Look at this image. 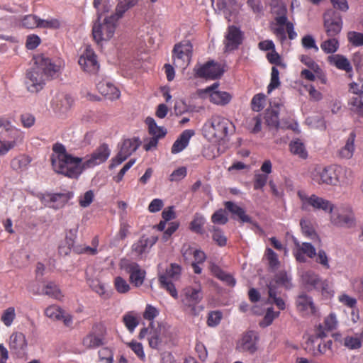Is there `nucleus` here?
<instances>
[{
	"label": "nucleus",
	"mask_w": 363,
	"mask_h": 363,
	"mask_svg": "<svg viewBox=\"0 0 363 363\" xmlns=\"http://www.w3.org/2000/svg\"><path fill=\"white\" fill-rule=\"evenodd\" d=\"M182 267L176 263H172L164 274H160L158 280L160 287L165 289L174 298H178L177 290L173 281L179 279Z\"/></svg>",
	"instance_id": "0eeeda50"
},
{
	"label": "nucleus",
	"mask_w": 363,
	"mask_h": 363,
	"mask_svg": "<svg viewBox=\"0 0 363 363\" xmlns=\"http://www.w3.org/2000/svg\"><path fill=\"white\" fill-rule=\"evenodd\" d=\"M245 38L244 33L236 26H229L225 33L223 45L225 52H233L239 48Z\"/></svg>",
	"instance_id": "f8f14e48"
},
{
	"label": "nucleus",
	"mask_w": 363,
	"mask_h": 363,
	"mask_svg": "<svg viewBox=\"0 0 363 363\" xmlns=\"http://www.w3.org/2000/svg\"><path fill=\"white\" fill-rule=\"evenodd\" d=\"M340 43L338 40L334 37H329L328 39L320 43L321 50L326 54H333L339 49Z\"/></svg>",
	"instance_id": "a19ab883"
},
{
	"label": "nucleus",
	"mask_w": 363,
	"mask_h": 363,
	"mask_svg": "<svg viewBox=\"0 0 363 363\" xmlns=\"http://www.w3.org/2000/svg\"><path fill=\"white\" fill-rule=\"evenodd\" d=\"M209 230L212 233V239L217 245L219 247H225L227 245V237L220 228L213 225Z\"/></svg>",
	"instance_id": "c03bdc74"
},
{
	"label": "nucleus",
	"mask_w": 363,
	"mask_h": 363,
	"mask_svg": "<svg viewBox=\"0 0 363 363\" xmlns=\"http://www.w3.org/2000/svg\"><path fill=\"white\" fill-rule=\"evenodd\" d=\"M194 134V130L187 129L184 130L172 145L171 152L172 154H177L184 150L189 145L191 138Z\"/></svg>",
	"instance_id": "bb28decb"
},
{
	"label": "nucleus",
	"mask_w": 363,
	"mask_h": 363,
	"mask_svg": "<svg viewBox=\"0 0 363 363\" xmlns=\"http://www.w3.org/2000/svg\"><path fill=\"white\" fill-rule=\"evenodd\" d=\"M27 347L26 336L23 333H13L9 339V348L18 357H22Z\"/></svg>",
	"instance_id": "b1692460"
},
{
	"label": "nucleus",
	"mask_w": 363,
	"mask_h": 363,
	"mask_svg": "<svg viewBox=\"0 0 363 363\" xmlns=\"http://www.w3.org/2000/svg\"><path fill=\"white\" fill-rule=\"evenodd\" d=\"M356 134L354 131L351 132L346 140L345 145L338 151V156L343 159H350L354 151V140Z\"/></svg>",
	"instance_id": "473e14b6"
},
{
	"label": "nucleus",
	"mask_w": 363,
	"mask_h": 363,
	"mask_svg": "<svg viewBox=\"0 0 363 363\" xmlns=\"http://www.w3.org/2000/svg\"><path fill=\"white\" fill-rule=\"evenodd\" d=\"M74 104V99L69 95H62L53 102V106L56 111L60 113L67 112Z\"/></svg>",
	"instance_id": "72a5a7b5"
},
{
	"label": "nucleus",
	"mask_w": 363,
	"mask_h": 363,
	"mask_svg": "<svg viewBox=\"0 0 363 363\" xmlns=\"http://www.w3.org/2000/svg\"><path fill=\"white\" fill-rule=\"evenodd\" d=\"M279 312L274 311V309L272 307L267 308L262 320L260 321L259 323L260 327L265 328L270 325L272 323L273 320L276 318L279 317Z\"/></svg>",
	"instance_id": "5fc2aeb1"
},
{
	"label": "nucleus",
	"mask_w": 363,
	"mask_h": 363,
	"mask_svg": "<svg viewBox=\"0 0 363 363\" xmlns=\"http://www.w3.org/2000/svg\"><path fill=\"white\" fill-rule=\"evenodd\" d=\"M0 135H4L2 138L14 142L16 146L23 143L24 139V132L13 126L11 121L4 118H0Z\"/></svg>",
	"instance_id": "2eb2a0df"
},
{
	"label": "nucleus",
	"mask_w": 363,
	"mask_h": 363,
	"mask_svg": "<svg viewBox=\"0 0 363 363\" xmlns=\"http://www.w3.org/2000/svg\"><path fill=\"white\" fill-rule=\"evenodd\" d=\"M52 151L50 160L55 172L72 179L77 178L84 169L92 168L104 163L111 153L108 145L102 144L82 162V158L68 154L65 147L61 143L55 144Z\"/></svg>",
	"instance_id": "f257e3e1"
},
{
	"label": "nucleus",
	"mask_w": 363,
	"mask_h": 363,
	"mask_svg": "<svg viewBox=\"0 0 363 363\" xmlns=\"http://www.w3.org/2000/svg\"><path fill=\"white\" fill-rule=\"evenodd\" d=\"M258 340L259 335L257 332L254 330L247 331L238 342L236 349L239 352H249L252 354L257 349V342Z\"/></svg>",
	"instance_id": "aec40b11"
},
{
	"label": "nucleus",
	"mask_w": 363,
	"mask_h": 363,
	"mask_svg": "<svg viewBox=\"0 0 363 363\" xmlns=\"http://www.w3.org/2000/svg\"><path fill=\"white\" fill-rule=\"evenodd\" d=\"M218 87V84L214 83L213 85L208 86L205 91L210 94L211 102L217 105L225 106L231 101L232 96L228 92L215 90Z\"/></svg>",
	"instance_id": "393cba45"
},
{
	"label": "nucleus",
	"mask_w": 363,
	"mask_h": 363,
	"mask_svg": "<svg viewBox=\"0 0 363 363\" xmlns=\"http://www.w3.org/2000/svg\"><path fill=\"white\" fill-rule=\"evenodd\" d=\"M329 214L330 222L335 227L350 229L357 225L354 213L350 206L334 204Z\"/></svg>",
	"instance_id": "20e7f679"
},
{
	"label": "nucleus",
	"mask_w": 363,
	"mask_h": 363,
	"mask_svg": "<svg viewBox=\"0 0 363 363\" xmlns=\"http://www.w3.org/2000/svg\"><path fill=\"white\" fill-rule=\"evenodd\" d=\"M223 313L220 311H211L208 314L207 325L209 327H216L221 321Z\"/></svg>",
	"instance_id": "e2e57ef3"
},
{
	"label": "nucleus",
	"mask_w": 363,
	"mask_h": 363,
	"mask_svg": "<svg viewBox=\"0 0 363 363\" xmlns=\"http://www.w3.org/2000/svg\"><path fill=\"white\" fill-rule=\"evenodd\" d=\"M47 78L35 65L32 67L26 74L27 89L32 93H37L43 89Z\"/></svg>",
	"instance_id": "f3484780"
},
{
	"label": "nucleus",
	"mask_w": 363,
	"mask_h": 363,
	"mask_svg": "<svg viewBox=\"0 0 363 363\" xmlns=\"http://www.w3.org/2000/svg\"><path fill=\"white\" fill-rule=\"evenodd\" d=\"M104 344V337L101 334H96L93 332L87 334L82 340V345L86 349H94L101 346Z\"/></svg>",
	"instance_id": "f704fd0d"
},
{
	"label": "nucleus",
	"mask_w": 363,
	"mask_h": 363,
	"mask_svg": "<svg viewBox=\"0 0 363 363\" xmlns=\"http://www.w3.org/2000/svg\"><path fill=\"white\" fill-rule=\"evenodd\" d=\"M302 280L306 285L315 290L323 281L319 275L313 271H307L303 273L302 275Z\"/></svg>",
	"instance_id": "4c0bfd02"
},
{
	"label": "nucleus",
	"mask_w": 363,
	"mask_h": 363,
	"mask_svg": "<svg viewBox=\"0 0 363 363\" xmlns=\"http://www.w3.org/2000/svg\"><path fill=\"white\" fill-rule=\"evenodd\" d=\"M78 63L84 72L90 74H97L100 68L97 56L90 45L86 47L79 58Z\"/></svg>",
	"instance_id": "ddd939ff"
},
{
	"label": "nucleus",
	"mask_w": 363,
	"mask_h": 363,
	"mask_svg": "<svg viewBox=\"0 0 363 363\" xmlns=\"http://www.w3.org/2000/svg\"><path fill=\"white\" fill-rule=\"evenodd\" d=\"M31 159L26 155H21L11 161V167L15 171H23L28 168Z\"/></svg>",
	"instance_id": "58836bf2"
},
{
	"label": "nucleus",
	"mask_w": 363,
	"mask_h": 363,
	"mask_svg": "<svg viewBox=\"0 0 363 363\" xmlns=\"http://www.w3.org/2000/svg\"><path fill=\"white\" fill-rule=\"evenodd\" d=\"M195 74L201 78L217 79L223 74L220 65L214 61H208L204 65L194 68Z\"/></svg>",
	"instance_id": "6ab92c4d"
},
{
	"label": "nucleus",
	"mask_w": 363,
	"mask_h": 363,
	"mask_svg": "<svg viewBox=\"0 0 363 363\" xmlns=\"http://www.w3.org/2000/svg\"><path fill=\"white\" fill-rule=\"evenodd\" d=\"M149 327L150 330L148 333V342L151 348L160 350L171 342L172 333L168 327L159 325L157 328H154L153 322H150Z\"/></svg>",
	"instance_id": "1a4fd4ad"
},
{
	"label": "nucleus",
	"mask_w": 363,
	"mask_h": 363,
	"mask_svg": "<svg viewBox=\"0 0 363 363\" xmlns=\"http://www.w3.org/2000/svg\"><path fill=\"white\" fill-rule=\"evenodd\" d=\"M113 284L116 290L119 294H126L130 289V286L128 284L127 281L121 277H116L114 279Z\"/></svg>",
	"instance_id": "6e6d98bb"
},
{
	"label": "nucleus",
	"mask_w": 363,
	"mask_h": 363,
	"mask_svg": "<svg viewBox=\"0 0 363 363\" xmlns=\"http://www.w3.org/2000/svg\"><path fill=\"white\" fill-rule=\"evenodd\" d=\"M40 18L35 15H26L21 20V26L28 29L39 28Z\"/></svg>",
	"instance_id": "8fccbe9b"
},
{
	"label": "nucleus",
	"mask_w": 363,
	"mask_h": 363,
	"mask_svg": "<svg viewBox=\"0 0 363 363\" xmlns=\"http://www.w3.org/2000/svg\"><path fill=\"white\" fill-rule=\"evenodd\" d=\"M141 142L138 138H128L123 140L116 156L112 159L110 168L112 169L124 162L140 145Z\"/></svg>",
	"instance_id": "9b49d317"
},
{
	"label": "nucleus",
	"mask_w": 363,
	"mask_h": 363,
	"mask_svg": "<svg viewBox=\"0 0 363 363\" xmlns=\"http://www.w3.org/2000/svg\"><path fill=\"white\" fill-rule=\"evenodd\" d=\"M346 169L339 165H330L316 169L313 180L318 184L336 186L342 178Z\"/></svg>",
	"instance_id": "39448f33"
},
{
	"label": "nucleus",
	"mask_w": 363,
	"mask_h": 363,
	"mask_svg": "<svg viewBox=\"0 0 363 363\" xmlns=\"http://www.w3.org/2000/svg\"><path fill=\"white\" fill-rule=\"evenodd\" d=\"M206 220L205 218L199 214L196 213L194 216L193 220L189 223V229L191 231L196 233V234H203V225L205 224Z\"/></svg>",
	"instance_id": "79ce46f5"
},
{
	"label": "nucleus",
	"mask_w": 363,
	"mask_h": 363,
	"mask_svg": "<svg viewBox=\"0 0 363 363\" xmlns=\"http://www.w3.org/2000/svg\"><path fill=\"white\" fill-rule=\"evenodd\" d=\"M353 291L358 296L359 299L363 300V278L354 279L351 282Z\"/></svg>",
	"instance_id": "774afa93"
},
{
	"label": "nucleus",
	"mask_w": 363,
	"mask_h": 363,
	"mask_svg": "<svg viewBox=\"0 0 363 363\" xmlns=\"http://www.w3.org/2000/svg\"><path fill=\"white\" fill-rule=\"evenodd\" d=\"M16 318V309L10 306L4 310L0 316V320L6 327H10Z\"/></svg>",
	"instance_id": "37998d69"
},
{
	"label": "nucleus",
	"mask_w": 363,
	"mask_h": 363,
	"mask_svg": "<svg viewBox=\"0 0 363 363\" xmlns=\"http://www.w3.org/2000/svg\"><path fill=\"white\" fill-rule=\"evenodd\" d=\"M264 119L266 124L270 128H277L279 125V113L277 110H267Z\"/></svg>",
	"instance_id": "09e8293b"
},
{
	"label": "nucleus",
	"mask_w": 363,
	"mask_h": 363,
	"mask_svg": "<svg viewBox=\"0 0 363 363\" xmlns=\"http://www.w3.org/2000/svg\"><path fill=\"white\" fill-rule=\"evenodd\" d=\"M40 294L47 295L57 300H60L63 297L62 291L59 289L58 286L52 281L47 283L44 286L43 292Z\"/></svg>",
	"instance_id": "ea45409f"
},
{
	"label": "nucleus",
	"mask_w": 363,
	"mask_h": 363,
	"mask_svg": "<svg viewBox=\"0 0 363 363\" xmlns=\"http://www.w3.org/2000/svg\"><path fill=\"white\" fill-rule=\"evenodd\" d=\"M279 72L276 67H272L271 72L270 83L267 86V91L270 93L274 89L278 88L280 85L279 82Z\"/></svg>",
	"instance_id": "13d9d810"
},
{
	"label": "nucleus",
	"mask_w": 363,
	"mask_h": 363,
	"mask_svg": "<svg viewBox=\"0 0 363 363\" xmlns=\"http://www.w3.org/2000/svg\"><path fill=\"white\" fill-rule=\"evenodd\" d=\"M300 225L303 233L311 239L318 238V235L311 224V223L305 219H302L300 221Z\"/></svg>",
	"instance_id": "864d4df0"
},
{
	"label": "nucleus",
	"mask_w": 363,
	"mask_h": 363,
	"mask_svg": "<svg viewBox=\"0 0 363 363\" xmlns=\"http://www.w3.org/2000/svg\"><path fill=\"white\" fill-rule=\"evenodd\" d=\"M328 62L335 66L340 70L345 71L346 73L352 72V66L349 60L344 55L340 54L331 55L327 58Z\"/></svg>",
	"instance_id": "cd10ccee"
},
{
	"label": "nucleus",
	"mask_w": 363,
	"mask_h": 363,
	"mask_svg": "<svg viewBox=\"0 0 363 363\" xmlns=\"http://www.w3.org/2000/svg\"><path fill=\"white\" fill-rule=\"evenodd\" d=\"M342 16L337 11L328 10L324 14V28L328 37L336 36L342 28Z\"/></svg>",
	"instance_id": "4468645a"
},
{
	"label": "nucleus",
	"mask_w": 363,
	"mask_h": 363,
	"mask_svg": "<svg viewBox=\"0 0 363 363\" xmlns=\"http://www.w3.org/2000/svg\"><path fill=\"white\" fill-rule=\"evenodd\" d=\"M101 16L94 23L92 26V36L97 45L103 41L109 40L114 35L117 25V18L115 16L106 17L103 21L100 20Z\"/></svg>",
	"instance_id": "7ed1b4c3"
},
{
	"label": "nucleus",
	"mask_w": 363,
	"mask_h": 363,
	"mask_svg": "<svg viewBox=\"0 0 363 363\" xmlns=\"http://www.w3.org/2000/svg\"><path fill=\"white\" fill-rule=\"evenodd\" d=\"M96 89L103 96L110 100L117 99L120 96V91L118 88L111 82L102 80L96 81Z\"/></svg>",
	"instance_id": "a878e982"
},
{
	"label": "nucleus",
	"mask_w": 363,
	"mask_h": 363,
	"mask_svg": "<svg viewBox=\"0 0 363 363\" xmlns=\"http://www.w3.org/2000/svg\"><path fill=\"white\" fill-rule=\"evenodd\" d=\"M316 290L320 291L322 296L327 299L332 298L334 295V291L327 279H323Z\"/></svg>",
	"instance_id": "4d7b16f0"
},
{
	"label": "nucleus",
	"mask_w": 363,
	"mask_h": 363,
	"mask_svg": "<svg viewBox=\"0 0 363 363\" xmlns=\"http://www.w3.org/2000/svg\"><path fill=\"white\" fill-rule=\"evenodd\" d=\"M125 271L129 274L130 282L135 287L143 285L146 272L136 262H130L125 265Z\"/></svg>",
	"instance_id": "412c9836"
},
{
	"label": "nucleus",
	"mask_w": 363,
	"mask_h": 363,
	"mask_svg": "<svg viewBox=\"0 0 363 363\" xmlns=\"http://www.w3.org/2000/svg\"><path fill=\"white\" fill-rule=\"evenodd\" d=\"M344 345L350 350H356L361 347V340L356 334L355 336H347L344 338Z\"/></svg>",
	"instance_id": "052dcab7"
},
{
	"label": "nucleus",
	"mask_w": 363,
	"mask_h": 363,
	"mask_svg": "<svg viewBox=\"0 0 363 363\" xmlns=\"http://www.w3.org/2000/svg\"><path fill=\"white\" fill-rule=\"evenodd\" d=\"M64 310L57 305H50L45 310V315L52 320H61Z\"/></svg>",
	"instance_id": "de8ad7c7"
},
{
	"label": "nucleus",
	"mask_w": 363,
	"mask_h": 363,
	"mask_svg": "<svg viewBox=\"0 0 363 363\" xmlns=\"http://www.w3.org/2000/svg\"><path fill=\"white\" fill-rule=\"evenodd\" d=\"M211 271L216 277L224 282L226 285L229 286H234L235 285L236 280L235 278L230 274L224 272L219 267L213 266Z\"/></svg>",
	"instance_id": "e433bc0d"
},
{
	"label": "nucleus",
	"mask_w": 363,
	"mask_h": 363,
	"mask_svg": "<svg viewBox=\"0 0 363 363\" xmlns=\"http://www.w3.org/2000/svg\"><path fill=\"white\" fill-rule=\"evenodd\" d=\"M157 241V236L150 238L143 235L133 246V250L138 255L147 252Z\"/></svg>",
	"instance_id": "c85d7f7f"
},
{
	"label": "nucleus",
	"mask_w": 363,
	"mask_h": 363,
	"mask_svg": "<svg viewBox=\"0 0 363 363\" xmlns=\"http://www.w3.org/2000/svg\"><path fill=\"white\" fill-rule=\"evenodd\" d=\"M275 21L279 26L273 28V33L281 42H283L286 39V31L289 34L294 30V24L288 21L286 8L283 7L280 9L277 16L275 17Z\"/></svg>",
	"instance_id": "dca6fc26"
},
{
	"label": "nucleus",
	"mask_w": 363,
	"mask_h": 363,
	"mask_svg": "<svg viewBox=\"0 0 363 363\" xmlns=\"http://www.w3.org/2000/svg\"><path fill=\"white\" fill-rule=\"evenodd\" d=\"M265 255L269 262V267L272 269L278 268L279 265V261L277 253L274 252L271 248H267L266 250Z\"/></svg>",
	"instance_id": "69168bd1"
},
{
	"label": "nucleus",
	"mask_w": 363,
	"mask_h": 363,
	"mask_svg": "<svg viewBox=\"0 0 363 363\" xmlns=\"http://www.w3.org/2000/svg\"><path fill=\"white\" fill-rule=\"evenodd\" d=\"M290 151L295 155H297L301 159H306L308 157V152L306 151L303 143L300 140L291 142Z\"/></svg>",
	"instance_id": "a18cd8bd"
},
{
	"label": "nucleus",
	"mask_w": 363,
	"mask_h": 363,
	"mask_svg": "<svg viewBox=\"0 0 363 363\" xmlns=\"http://www.w3.org/2000/svg\"><path fill=\"white\" fill-rule=\"evenodd\" d=\"M233 128V124L228 118L220 115H213L204 123L202 130L207 140L218 143L224 140Z\"/></svg>",
	"instance_id": "f03ea898"
},
{
	"label": "nucleus",
	"mask_w": 363,
	"mask_h": 363,
	"mask_svg": "<svg viewBox=\"0 0 363 363\" xmlns=\"http://www.w3.org/2000/svg\"><path fill=\"white\" fill-rule=\"evenodd\" d=\"M123 322L130 333H133L139 324L138 318L133 312H128L123 316Z\"/></svg>",
	"instance_id": "49530a36"
},
{
	"label": "nucleus",
	"mask_w": 363,
	"mask_h": 363,
	"mask_svg": "<svg viewBox=\"0 0 363 363\" xmlns=\"http://www.w3.org/2000/svg\"><path fill=\"white\" fill-rule=\"evenodd\" d=\"M267 58L269 63L279 66L283 69L286 68L285 63L283 62L281 56L274 50L272 52L267 53Z\"/></svg>",
	"instance_id": "338daca9"
},
{
	"label": "nucleus",
	"mask_w": 363,
	"mask_h": 363,
	"mask_svg": "<svg viewBox=\"0 0 363 363\" xmlns=\"http://www.w3.org/2000/svg\"><path fill=\"white\" fill-rule=\"evenodd\" d=\"M347 40L353 46L359 47L363 45V33L350 31L347 33Z\"/></svg>",
	"instance_id": "680f3d73"
},
{
	"label": "nucleus",
	"mask_w": 363,
	"mask_h": 363,
	"mask_svg": "<svg viewBox=\"0 0 363 363\" xmlns=\"http://www.w3.org/2000/svg\"><path fill=\"white\" fill-rule=\"evenodd\" d=\"M352 111L359 116H363V101L359 96L352 97L348 103Z\"/></svg>",
	"instance_id": "3c124183"
},
{
	"label": "nucleus",
	"mask_w": 363,
	"mask_h": 363,
	"mask_svg": "<svg viewBox=\"0 0 363 363\" xmlns=\"http://www.w3.org/2000/svg\"><path fill=\"white\" fill-rule=\"evenodd\" d=\"M294 255L298 262H304L306 261L304 255L309 258H314L316 255V251L311 243L303 242L301 245H298L297 250Z\"/></svg>",
	"instance_id": "2f4dec72"
},
{
	"label": "nucleus",
	"mask_w": 363,
	"mask_h": 363,
	"mask_svg": "<svg viewBox=\"0 0 363 363\" xmlns=\"http://www.w3.org/2000/svg\"><path fill=\"white\" fill-rule=\"evenodd\" d=\"M181 302L185 309L190 311L193 315H196V306L203 299V292L199 284L195 286H186L180 295Z\"/></svg>",
	"instance_id": "6e6552de"
},
{
	"label": "nucleus",
	"mask_w": 363,
	"mask_h": 363,
	"mask_svg": "<svg viewBox=\"0 0 363 363\" xmlns=\"http://www.w3.org/2000/svg\"><path fill=\"white\" fill-rule=\"evenodd\" d=\"M192 45L189 42L175 44L172 50L173 65L177 68L185 69L190 63Z\"/></svg>",
	"instance_id": "9d476101"
},
{
	"label": "nucleus",
	"mask_w": 363,
	"mask_h": 363,
	"mask_svg": "<svg viewBox=\"0 0 363 363\" xmlns=\"http://www.w3.org/2000/svg\"><path fill=\"white\" fill-rule=\"evenodd\" d=\"M296 303L297 309L304 315L314 314L315 313V307L312 298L306 294L299 295L297 297Z\"/></svg>",
	"instance_id": "c756f323"
},
{
	"label": "nucleus",
	"mask_w": 363,
	"mask_h": 363,
	"mask_svg": "<svg viewBox=\"0 0 363 363\" xmlns=\"http://www.w3.org/2000/svg\"><path fill=\"white\" fill-rule=\"evenodd\" d=\"M224 206L232 213L233 218L237 217L242 223H253L252 218L245 213V211L233 202L225 201Z\"/></svg>",
	"instance_id": "7c9ffc66"
},
{
	"label": "nucleus",
	"mask_w": 363,
	"mask_h": 363,
	"mask_svg": "<svg viewBox=\"0 0 363 363\" xmlns=\"http://www.w3.org/2000/svg\"><path fill=\"white\" fill-rule=\"evenodd\" d=\"M145 123L148 127V132L150 135L157 137L159 139L162 138L166 135V130L163 127L158 126L154 118L147 117L145 119Z\"/></svg>",
	"instance_id": "c9c22d12"
},
{
	"label": "nucleus",
	"mask_w": 363,
	"mask_h": 363,
	"mask_svg": "<svg viewBox=\"0 0 363 363\" xmlns=\"http://www.w3.org/2000/svg\"><path fill=\"white\" fill-rule=\"evenodd\" d=\"M297 196L301 201V208L303 211H308L312 208L313 211H323L329 213L334 205L329 200L314 194L308 195L303 190L298 191Z\"/></svg>",
	"instance_id": "423d86ee"
},
{
	"label": "nucleus",
	"mask_w": 363,
	"mask_h": 363,
	"mask_svg": "<svg viewBox=\"0 0 363 363\" xmlns=\"http://www.w3.org/2000/svg\"><path fill=\"white\" fill-rule=\"evenodd\" d=\"M337 316L335 313H330L325 318L323 324H320L315 330V337L323 339L328 336V333L336 329L337 326Z\"/></svg>",
	"instance_id": "5701e85b"
},
{
	"label": "nucleus",
	"mask_w": 363,
	"mask_h": 363,
	"mask_svg": "<svg viewBox=\"0 0 363 363\" xmlns=\"http://www.w3.org/2000/svg\"><path fill=\"white\" fill-rule=\"evenodd\" d=\"M291 277L284 271L277 273L274 278L267 284L268 294L274 295V291H279V286L290 289L292 286Z\"/></svg>",
	"instance_id": "4be33fe9"
},
{
	"label": "nucleus",
	"mask_w": 363,
	"mask_h": 363,
	"mask_svg": "<svg viewBox=\"0 0 363 363\" xmlns=\"http://www.w3.org/2000/svg\"><path fill=\"white\" fill-rule=\"evenodd\" d=\"M211 221L214 224L225 225L228 223V218L225 210L220 208L211 216Z\"/></svg>",
	"instance_id": "bf43d9fd"
},
{
	"label": "nucleus",
	"mask_w": 363,
	"mask_h": 363,
	"mask_svg": "<svg viewBox=\"0 0 363 363\" xmlns=\"http://www.w3.org/2000/svg\"><path fill=\"white\" fill-rule=\"evenodd\" d=\"M35 65L40 69L47 79L57 77L61 69L60 62L56 63L51 59L44 56L37 59Z\"/></svg>",
	"instance_id": "a211bd4d"
},
{
	"label": "nucleus",
	"mask_w": 363,
	"mask_h": 363,
	"mask_svg": "<svg viewBox=\"0 0 363 363\" xmlns=\"http://www.w3.org/2000/svg\"><path fill=\"white\" fill-rule=\"evenodd\" d=\"M266 96L262 94H255L251 101V107L254 111L259 112L264 107Z\"/></svg>",
	"instance_id": "603ef678"
},
{
	"label": "nucleus",
	"mask_w": 363,
	"mask_h": 363,
	"mask_svg": "<svg viewBox=\"0 0 363 363\" xmlns=\"http://www.w3.org/2000/svg\"><path fill=\"white\" fill-rule=\"evenodd\" d=\"M268 180L267 174L256 173L253 179V188L255 190H262Z\"/></svg>",
	"instance_id": "0e129e2a"
}]
</instances>
